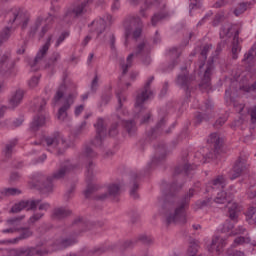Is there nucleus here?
<instances>
[{"instance_id": "nucleus-34", "label": "nucleus", "mask_w": 256, "mask_h": 256, "mask_svg": "<svg viewBox=\"0 0 256 256\" xmlns=\"http://www.w3.org/2000/svg\"><path fill=\"white\" fill-rule=\"evenodd\" d=\"M56 16L52 14H48V17L45 20L44 27L41 28V31L39 32L40 39H43L45 37V34L51 31V25H53V22L55 21Z\"/></svg>"}, {"instance_id": "nucleus-47", "label": "nucleus", "mask_w": 256, "mask_h": 256, "mask_svg": "<svg viewBox=\"0 0 256 256\" xmlns=\"http://www.w3.org/2000/svg\"><path fill=\"white\" fill-rule=\"evenodd\" d=\"M166 17H169V12L167 11L154 14L151 18L153 27H155L159 21H162V19H165Z\"/></svg>"}, {"instance_id": "nucleus-3", "label": "nucleus", "mask_w": 256, "mask_h": 256, "mask_svg": "<svg viewBox=\"0 0 256 256\" xmlns=\"http://www.w3.org/2000/svg\"><path fill=\"white\" fill-rule=\"evenodd\" d=\"M42 143L46 144L48 151L53 152L54 149H57V155H63V153H65V149L69 147L59 132L54 133L52 136L45 137Z\"/></svg>"}, {"instance_id": "nucleus-15", "label": "nucleus", "mask_w": 256, "mask_h": 256, "mask_svg": "<svg viewBox=\"0 0 256 256\" xmlns=\"http://www.w3.org/2000/svg\"><path fill=\"white\" fill-rule=\"evenodd\" d=\"M76 99H77V92L70 93L66 97H64L63 105L58 110V119L60 121L65 120V118L67 117V111L71 109V105L75 103Z\"/></svg>"}, {"instance_id": "nucleus-6", "label": "nucleus", "mask_w": 256, "mask_h": 256, "mask_svg": "<svg viewBox=\"0 0 256 256\" xmlns=\"http://www.w3.org/2000/svg\"><path fill=\"white\" fill-rule=\"evenodd\" d=\"M94 127L96 129V136L92 140V145H94V147H103V139L107 136L105 120H103V118H98Z\"/></svg>"}, {"instance_id": "nucleus-25", "label": "nucleus", "mask_w": 256, "mask_h": 256, "mask_svg": "<svg viewBox=\"0 0 256 256\" xmlns=\"http://www.w3.org/2000/svg\"><path fill=\"white\" fill-rule=\"evenodd\" d=\"M74 223L81 229V231H89L93 229V227H103V225H105V223L101 221L93 222V221H83L81 219L76 220Z\"/></svg>"}, {"instance_id": "nucleus-1", "label": "nucleus", "mask_w": 256, "mask_h": 256, "mask_svg": "<svg viewBox=\"0 0 256 256\" xmlns=\"http://www.w3.org/2000/svg\"><path fill=\"white\" fill-rule=\"evenodd\" d=\"M183 189V183L176 180L170 185L169 191L165 195L164 209L169 211L166 214V223L171 225H185L187 223V209L191 203V198L195 195V189L190 188L189 191L177 198V193Z\"/></svg>"}, {"instance_id": "nucleus-32", "label": "nucleus", "mask_w": 256, "mask_h": 256, "mask_svg": "<svg viewBox=\"0 0 256 256\" xmlns=\"http://www.w3.org/2000/svg\"><path fill=\"white\" fill-rule=\"evenodd\" d=\"M25 95V92L21 89H18L15 91V93L12 95L9 101V105L12 109H15V107L19 106L21 102L23 101V97Z\"/></svg>"}, {"instance_id": "nucleus-33", "label": "nucleus", "mask_w": 256, "mask_h": 256, "mask_svg": "<svg viewBox=\"0 0 256 256\" xmlns=\"http://www.w3.org/2000/svg\"><path fill=\"white\" fill-rule=\"evenodd\" d=\"M71 215V210L67 208H55L52 212V219L55 221H60V219H65V217H69Z\"/></svg>"}, {"instance_id": "nucleus-64", "label": "nucleus", "mask_w": 256, "mask_h": 256, "mask_svg": "<svg viewBox=\"0 0 256 256\" xmlns=\"http://www.w3.org/2000/svg\"><path fill=\"white\" fill-rule=\"evenodd\" d=\"M248 113L251 117V123H256V106L249 108Z\"/></svg>"}, {"instance_id": "nucleus-8", "label": "nucleus", "mask_w": 256, "mask_h": 256, "mask_svg": "<svg viewBox=\"0 0 256 256\" xmlns=\"http://www.w3.org/2000/svg\"><path fill=\"white\" fill-rule=\"evenodd\" d=\"M137 27H143V22L139 16H127L124 20V29H125V45H127V40L131 37L134 29Z\"/></svg>"}, {"instance_id": "nucleus-22", "label": "nucleus", "mask_w": 256, "mask_h": 256, "mask_svg": "<svg viewBox=\"0 0 256 256\" xmlns=\"http://www.w3.org/2000/svg\"><path fill=\"white\" fill-rule=\"evenodd\" d=\"M227 245V242L225 241V238H222L221 236H216L212 239L209 251L210 253H213L214 251L220 255V253H223V248Z\"/></svg>"}, {"instance_id": "nucleus-59", "label": "nucleus", "mask_w": 256, "mask_h": 256, "mask_svg": "<svg viewBox=\"0 0 256 256\" xmlns=\"http://www.w3.org/2000/svg\"><path fill=\"white\" fill-rule=\"evenodd\" d=\"M13 147H15L14 142H10L9 144L6 145V147L4 149V155H5V157H7V159H9V157H11V155L13 153Z\"/></svg>"}, {"instance_id": "nucleus-18", "label": "nucleus", "mask_w": 256, "mask_h": 256, "mask_svg": "<svg viewBox=\"0 0 256 256\" xmlns=\"http://www.w3.org/2000/svg\"><path fill=\"white\" fill-rule=\"evenodd\" d=\"M167 157V146L165 144L160 143L155 146V154L152 158V165H159L162 161H165Z\"/></svg>"}, {"instance_id": "nucleus-60", "label": "nucleus", "mask_w": 256, "mask_h": 256, "mask_svg": "<svg viewBox=\"0 0 256 256\" xmlns=\"http://www.w3.org/2000/svg\"><path fill=\"white\" fill-rule=\"evenodd\" d=\"M94 191H97V186L94 184H88L86 190L84 191L86 199H89Z\"/></svg>"}, {"instance_id": "nucleus-62", "label": "nucleus", "mask_w": 256, "mask_h": 256, "mask_svg": "<svg viewBox=\"0 0 256 256\" xmlns=\"http://www.w3.org/2000/svg\"><path fill=\"white\" fill-rule=\"evenodd\" d=\"M107 252V248L104 246L98 247V248H94L90 251L91 255L94 256H100L103 255V253Z\"/></svg>"}, {"instance_id": "nucleus-30", "label": "nucleus", "mask_w": 256, "mask_h": 256, "mask_svg": "<svg viewBox=\"0 0 256 256\" xmlns=\"http://www.w3.org/2000/svg\"><path fill=\"white\" fill-rule=\"evenodd\" d=\"M232 59L236 61L239 59V53H241V46L239 45V30L235 31L233 42H232Z\"/></svg>"}, {"instance_id": "nucleus-28", "label": "nucleus", "mask_w": 256, "mask_h": 256, "mask_svg": "<svg viewBox=\"0 0 256 256\" xmlns=\"http://www.w3.org/2000/svg\"><path fill=\"white\" fill-rule=\"evenodd\" d=\"M137 179H139V175H137V173H132L129 184L130 197H132V199H139V194L137 193V191H139V182H137Z\"/></svg>"}, {"instance_id": "nucleus-35", "label": "nucleus", "mask_w": 256, "mask_h": 256, "mask_svg": "<svg viewBox=\"0 0 256 256\" xmlns=\"http://www.w3.org/2000/svg\"><path fill=\"white\" fill-rule=\"evenodd\" d=\"M214 203L217 205H227V203H231V196H228L227 192L221 190L214 198Z\"/></svg>"}, {"instance_id": "nucleus-12", "label": "nucleus", "mask_w": 256, "mask_h": 256, "mask_svg": "<svg viewBox=\"0 0 256 256\" xmlns=\"http://www.w3.org/2000/svg\"><path fill=\"white\" fill-rule=\"evenodd\" d=\"M155 81V76H151L146 84L144 85L143 89L137 94L136 96V107H141L142 103L149 100L151 95H153V91H151V84Z\"/></svg>"}, {"instance_id": "nucleus-9", "label": "nucleus", "mask_w": 256, "mask_h": 256, "mask_svg": "<svg viewBox=\"0 0 256 256\" xmlns=\"http://www.w3.org/2000/svg\"><path fill=\"white\" fill-rule=\"evenodd\" d=\"M249 165H247V160L245 158H239L233 169L229 172V179L231 181H235V179H238V177H241V175L249 173Z\"/></svg>"}, {"instance_id": "nucleus-39", "label": "nucleus", "mask_w": 256, "mask_h": 256, "mask_svg": "<svg viewBox=\"0 0 256 256\" xmlns=\"http://www.w3.org/2000/svg\"><path fill=\"white\" fill-rule=\"evenodd\" d=\"M169 57L174 59L172 63L168 66L169 69H173L176 65H179V57H181V52L177 48H172L169 51Z\"/></svg>"}, {"instance_id": "nucleus-31", "label": "nucleus", "mask_w": 256, "mask_h": 256, "mask_svg": "<svg viewBox=\"0 0 256 256\" xmlns=\"http://www.w3.org/2000/svg\"><path fill=\"white\" fill-rule=\"evenodd\" d=\"M135 109L136 111H138L139 117H141V120H140L141 125H145V123H149V120L151 119V112L143 106V103L141 107H137V102H136Z\"/></svg>"}, {"instance_id": "nucleus-63", "label": "nucleus", "mask_w": 256, "mask_h": 256, "mask_svg": "<svg viewBox=\"0 0 256 256\" xmlns=\"http://www.w3.org/2000/svg\"><path fill=\"white\" fill-rule=\"evenodd\" d=\"M84 157H86L87 159H95V157H97V154L91 149V147H86L84 150Z\"/></svg>"}, {"instance_id": "nucleus-44", "label": "nucleus", "mask_w": 256, "mask_h": 256, "mask_svg": "<svg viewBox=\"0 0 256 256\" xmlns=\"http://www.w3.org/2000/svg\"><path fill=\"white\" fill-rule=\"evenodd\" d=\"M0 193L4 197H15V195H21L22 191L19 188H3Z\"/></svg>"}, {"instance_id": "nucleus-21", "label": "nucleus", "mask_w": 256, "mask_h": 256, "mask_svg": "<svg viewBox=\"0 0 256 256\" xmlns=\"http://www.w3.org/2000/svg\"><path fill=\"white\" fill-rule=\"evenodd\" d=\"M16 231L20 233L19 237L12 240L2 241L0 243H19V241H23V239H29V237H33V231H31L29 227H20L17 228Z\"/></svg>"}, {"instance_id": "nucleus-23", "label": "nucleus", "mask_w": 256, "mask_h": 256, "mask_svg": "<svg viewBox=\"0 0 256 256\" xmlns=\"http://www.w3.org/2000/svg\"><path fill=\"white\" fill-rule=\"evenodd\" d=\"M77 237L79 234H70V236L65 238H60L55 242L56 245H59L60 249H67V247H71V245H75L77 243Z\"/></svg>"}, {"instance_id": "nucleus-38", "label": "nucleus", "mask_w": 256, "mask_h": 256, "mask_svg": "<svg viewBox=\"0 0 256 256\" xmlns=\"http://www.w3.org/2000/svg\"><path fill=\"white\" fill-rule=\"evenodd\" d=\"M191 79L187 74H180L177 76L176 85H179L182 89L189 91V82Z\"/></svg>"}, {"instance_id": "nucleus-11", "label": "nucleus", "mask_w": 256, "mask_h": 256, "mask_svg": "<svg viewBox=\"0 0 256 256\" xmlns=\"http://www.w3.org/2000/svg\"><path fill=\"white\" fill-rule=\"evenodd\" d=\"M208 142L214 145V151L206 154L207 159H217L223 151V138L219 137L217 133H212L210 134Z\"/></svg>"}, {"instance_id": "nucleus-36", "label": "nucleus", "mask_w": 256, "mask_h": 256, "mask_svg": "<svg viewBox=\"0 0 256 256\" xmlns=\"http://www.w3.org/2000/svg\"><path fill=\"white\" fill-rule=\"evenodd\" d=\"M41 181H45L42 183V191H44V193H53V189L55 187L53 183H55V180L52 179L50 176H48L47 178L42 176Z\"/></svg>"}, {"instance_id": "nucleus-27", "label": "nucleus", "mask_w": 256, "mask_h": 256, "mask_svg": "<svg viewBox=\"0 0 256 256\" xmlns=\"http://www.w3.org/2000/svg\"><path fill=\"white\" fill-rule=\"evenodd\" d=\"M167 123V120L165 118H162L157 124L155 128H152L150 131L147 132V135L149 139H157V135H161L163 133V129L165 128V125Z\"/></svg>"}, {"instance_id": "nucleus-19", "label": "nucleus", "mask_w": 256, "mask_h": 256, "mask_svg": "<svg viewBox=\"0 0 256 256\" xmlns=\"http://www.w3.org/2000/svg\"><path fill=\"white\" fill-rule=\"evenodd\" d=\"M213 74V63L208 62L203 78L199 84L201 91H207L211 87V75Z\"/></svg>"}, {"instance_id": "nucleus-7", "label": "nucleus", "mask_w": 256, "mask_h": 256, "mask_svg": "<svg viewBox=\"0 0 256 256\" xmlns=\"http://www.w3.org/2000/svg\"><path fill=\"white\" fill-rule=\"evenodd\" d=\"M187 157H188L187 153H184L182 155L180 162L175 167L174 177H177V175H189L191 171H195V169H197V165L190 164L189 159Z\"/></svg>"}, {"instance_id": "nucleus-5", "label": "nucleus", "mask_w": 256, "mask_h": 256, "mask_svg": "<svg viewBox=\"0 0 256 256\" xmlns=\"http://www.w3.org/2000/svg\"><path fill=\"white\" fill-rule=\"evenodd\" d=\"M15 60L11 53L7 52L0 56V77H15Z\"/></svg>"}, {"instance_id": "nucleus-43", "label": "nucleus", "mask_w": 256, "mask_h": 256, "mask_svg": "<svg viewBox=\"0 0 256 256\" xmlns=\"http://www.w3.org/2000/svg\"><path fill=\"white\" fill-rule=\"evenodd\" d=\"M142 243V245H145L146 247H151L153 245L154 240L151 236H148L146 234H141L136 238V243Z\"/></svg>"}, {"instance_id": "nucleus-16", "label": "nucleus", "mask_w": 256, "mask_h": 256, "mask_svg": "<svg viewBox=\"0 0 256 256\" xmlns=\"http://www.w3.org/2000/svg\"><path fill=\"white\" fill-rule=\"evenodd\" d=\"M108 193H103L101 195L96 196L98 201H105L107 197H111L112 199H117L118 195H121V186L119 184L112 183L108 185Z\"/></svg>"}, {"instance_id": "nucleus-20", "label": "nucleus", "mask_w": 256, "mask_h": 256, "mask_svg": "<svg viewBox=\"0 0 256 256\" xmlns=\"http://www.w3.org/2000/svg\"><path fill=\"white\" fill-rule=\"evenodd\" d=\"M74 169V166L71 164V162L66 161L64 164L60 166L58 170H56L52 176H50L54 181H59L61 179H65V176L69 171Z\"/></svg>"}, {"instance_id": "nucleus-61", "label": "nucleus", "mask_w": 256, "mask_h": 256, "mask_svg": "<svg viewBox=\"0 0 256 256\" xmlns=\"http://www.w3.org/2000/svg\"><path fill=\"white\" fill-rule=\"evenodd\" d=\"M19 181H21V174H19V172H12L10 174L9 182L13 185L19 183Z\"/></svg>"}, {"instance_id": "nucleus-14", "label": "nucleus", "mask_w": 256, "mask_h": 256, "mask_svg": "<svg viewBox=\"0 0 256 256\" xmlns=\"http://www.w3.org/2000/svg\"><path fill=\"white\" fill-rule=\"evenodd\" d=\"M227 187V179L223 175H218L210 182H208L206 191L207 193H211L215 195V192L221 191Z\"/></svg>"}, {"instance_id": "nucleus-49", "label": "nucleus", "mask_w": 256, "mask_h": 256, "mask_svg": "<svg viewBox=\"0 0 256 256\" xmlns=\"http://www.w3.org/2000/svg\"><path fill=\"white\" fill-rule=\"evenodd\" d=\"M45 217V214L43 212H37L34 213L29 219H28V225H35L37 221H41Z\"/></svg>"}, {"instance_id": "nucleus-13", "label": "nucleus", "mask_w": 256, "mask_h": 256, "mask_svg": "<svg viewBox=\"0 0 256 256\" xmlns=\"http://www.w3.org/2000/svg\"><path fill=\"white\" fill-rule=\"evenodd\" d=\"M47 253V250L35 247H22L11 250V255L14 256H45Z\"/></svg>"}, {"instance_id": "nucleus-17", "label": "nucleus", "mask_w": 256, "mask_h": 256, "mask_svg": "<svg viewBox=\"0 0 256 256\" xmlns=\"http://www.w3.org/2000/svg\"><path fill=\"white\" fill-rule=\"evenodd\" d=\"M52 40L53 35L48 36L45 44L40 48L34 60L30 62V67H35V65H37L39 61H42V59L47 55V51H49V47H51Z\"/></svg>"}, {"instance_id": "nucleus-24", "label": "nucleus", "mask_w": 256, "mask_h": 256, "mask_svg": "<svg viewBox=\"0 0 256 256\" xmlns=\"http://www.w3.org/2000/svg\"><path fill=\"white\" fill-rule=\"evenodd\" d=\"M91 33H97L98 37L101 35L107 28L105 19L100 18L99 20H94L91 24L88 25Z\"/></svg>"}, {"instance_id": "nucleus-45", "label": "nucleus", "mask_w": 256, "mask_h": 256, "mask_svg": "<svg viewBox=\"0 0 256 256\" xmlns=\"http://www.w3.org/2000/svg\"><path fill=\"white\" fill-rule=\"evenodd\" d=\"M65 91H67V86L65 85V83H62L58 87L56 94L54 95V98H53L54 103H59V101H61V99H63V97L65 95Z\"/></svg>"}, {"instance_id": "nucleus-52", "label": "nucleus", "mask_w": 256, "mask_h": 256, "mask_svg": "<svg viewBox=\"0 0 256 256\" xmlns=\"http://www.w3.org/2000/svg\"><path fill=\"white\" fill-rule=\"evenodd\" d=\"M25 219V215H21L18 217L10 218L7 220L8 225H12L13 227H17L20 225L21 221Z\"/></svg>"}, {"instance_id": "nucleus-37", "label": "nucleus", "mask_w": 256, "mask_h": 256, "mask_svg": "<svg viewBox=\"0 0 256 256\" xmlns=\"http://www.w3.org/2000/svg\"><path fill=\"white\" fill-rule=\"evenodd\" d=\"M41 127H45V116H36L30 124L31 131H39Z\"/></svg>"}, {"instance_id": "nucleus-26", "label": "nucleus", "mask_w": 256, "mask_h": 256, "mask_svg": "<svg viewBox=\"0 0 256 256\" xmlns=\"http://www.w3.org/2000/svg\"><path fill=\"white\" fill-rule=\"evenodd\" d=\"M87 5H89V0H85L81 3L74 4L70 7L72 12L74 13V17L79 18L83 17L85 13H87Z\"/></svg>"}, {"instance_id": "nucleus-2", "label": "nucleus", "mask_w": 256, "mask_h": 256, "mask_svg": "<svg viewBox=\"0 0 256 256\" xmlns=\"http://www.w3.org/2000/svg\"><path fill=\"white\" fill-rule=\"evenodd\" d=\"M6 19L9 25H22V29H27L29 25V14L23 8H14L6 15Z\"/></svg>"}, {"instance_id": "nucleus-42", "label": "nucleus", "mask_w": 256, "mask_h": 256, "mask_svg": "<svg viewBox=\"0 0 256 256\" xmlns=\"http://www.w3.org/2000/svg\"><path fill=\"white\" fill-rule=\"evenodd\" d=\"M255 49H256V45H253L251 49L248 51V53L244 55V59H242V63H244L245 65H248L249 67H253V60H254L253 53Z\"/></svg>"}, {"instance_id": "nucleus-29", "label": "nucleus", "mask_w": 256, "mask_h": 256, "mask_svg": "<svg viewBox=\"0 0 256 256\" xmlns=\"http://www.w3.org/2000/svg\"><path fill=\"white\" fill-rule=\"evenodd\" d=\"M122 126L129 137H135V135H137V122H135V120H123Z\"/></svg>"}, {"instance_id": "nucleus-46", "label": "nucleus", "mask_w": 256, "mask_h": 256, "mask_svg": "<svg viewBox=\"0 0 256 256\" xmlns=\"http://www.w3.org/2000/svg\"><path fill=\"white\" fill-rule=\"evenodd\" d=\"M255 213H256L255 207H249L246 212V221H248L250 225H254V223H256Z\"/></svg>"}, {"instance_id": "nucleus-41", "label": "nucleus", "mask_w": 256, "mask_h": 256, "mask_svg": "<svg viewBox=\"0 0 256 256\" xmlns=\"http://www.w3.org/2000/svg\"><path fill=\"white\" fill-rule=\"evenodd\" d=\"M60 59L61 54H59V52H53L45 65L46 69H53V67L57 65V61Z\"/></svg>"}, {"instance_id": "nucleus-54", "label": "nucleus", "mask_w": 256, "mask_h": 256, "mask_svg": "<svg viewBox=\"0 0 256 256\" xmlns=\"http://www.w3.org/2000/svg\"><path fill=\"white\" fill-rule=\"evenodd\" d=\"M203 121H209V115L203 113H197L195 115V125H201Z\"/></svg>"}, {"instance_id": "nucleus-55", "label": "nucleus", "mask_w": 256, "mask_h": 256, "mask_svg": "<svg viewBox=\"0 0 256 256\" xmlns=\"http://www.w3.org/2000/svg\"><path fill=\"white\" fill-rule=\"evenodd\" d=\"M245 243H251V238L239 236L234 239V247H237V245H243Z\"/></svg>"}, {"instance_id": "nucleus-4", "label": "nucleus", "mask_w": 256, "mask_h": 256, "mask_svg": "<svg viewBox=\"0 0 256 256\" xmlns=\"http://www.w3.org/2000/svg\"><path fill=\"white\" fill-rule=\"evenodd\" d=\"M145 53H149V43L146 40H143L139 44H137L134 53H131L127 59L126 63L124 61L120 62L122 68V75H127L129 69L133 67V58L135 55H144Z\"/></svg>"}, {"instance_id": "nucleus-58", "label": "nucleus", "mask_w": 256, "mask_h": 256, "mask_svg": "<svg viewBox=\"0 0 256 256\" xmlns=\"http://www.w3.org/2000/svg\"><path fill=\"white\" fill-rule=\"evenodd\" d=\"M0 37L4 41H9V37H11V28L6 27L0 32Z\"/></svg>"}, {"instance_id": "nucleus-53", "label": "nucleus", "mask_w": 256, "mask_h": 256, "mask_svg": "<svg viewBox=\"0 0 256 256\" xmlns=\"http://www.w3.org/2000/svg\"><path fill=\"white\" fill-rule=\"evenodd\" d=\"M45 105H47V100L44 98H40L37 103H35V109L38 113H42V111H45Z\"/></svg>"}, {"instance_id": "nucleus-56", "label": "nucleus", "mask_w": 256, "mask_h": 256, "mask_svg": "<svg viewBox=\"0 0 256 256\" xmlns=\"http://www.w3.org/2000/svg\"><path fill=\"white\" fill-rule=\"evenodd\" d=\"M95 169V163L93 161H89L88 164L86 165V177L87 179H91L93 177V170Z\"/></svg>"}, {"instance_id": "nucleus-40", "label": "nucleus", "mask_w": 256, "mask_h": 256, "mask_svg": "<svg viewBox=\"0 0 256 256\" xmlns=\"http://www.w3.org/2000/svg\"><path fill=\"white\" fill-rule=\"evenodd\" d=\"M211 49H213V45L211 44H205L202 48L200 53V61L202 63L200 64L199 69H203V67H205V61H207V54L209 53V51H211Z\"/></svg>"}, {"instance_id": "nucleus-50", "label": "nucleus", "mask_w": 256, "mask_h": 256, "mask_svg": "<svg viewBox=\"0 0 256 256\" xmlns=\"http://www.w3.org/2000/svg\"><path fill=\"white\" fill-rule=\"evenodd\" d=\"M235 229V222L231 220H226L222 226L221 232L222 233H229Z\"/></svg>"}, {"instance_id": "nucleus-48", "label": "nucleus", "mask_w": 256, "mask_h": 256, "mask_svg": "<svg viewBox=\"0 0 256 256\" xmlns=\"http://www.w3.org/2000/svg\"><path fill=\"white\" fill-rule=\"evenodd\" d=\"M73 19H77L75 14L73 13V10H71V8H68L64 15L61 17V21H63L64 23H71V21H73Z\"/></svg>"}, {"instance_id": "nucleus-10", "label": "nucleus", "mask_w": 256, "mask_h": 256, "mask_svg": "<svg viewBox=\"0 0 256 256\" xmlns=\"http://www.w3.org/2000/svg\"><path fill=\"white\" fill-rule=\"evenodd\" d=\"M39 203H41V199L22 200L12 206L11 213H21L23 209L37 211Z\"/></svg>"}, {"instance_id": "nucleus-51", "label": "nucleus", "mask_w": 256, "mask_h": 256, "mask_svg": "<svg viewBox=\"0 0 256 256\" xmlns=\"http://www.w3.org/2000/svg\"><path fill=\"white\" fill-rule=\"evenodd\" d=\"M248 5L249 3L247 2L240 3L234 10V14L236 15V17H239V15H242V13H245L247 11Z\"/></svg>"}, {"instance_id": "nucleus-57", "label": "nucleus", "mask_w": 256, "mask_h": 256, "mask_svg": "<svg viewBox=\"0 0 256 256\" xmlns=\"http://www.w3.org/2000/svg\"><path fill=\"white\" fill-rule=\"evenodd\" d=\"M41 25H43V19L38 18L36 20L34 26H32L30 29V35H35V33H37V31H39V27H41Z\"/></svg>"}]
</instances>
